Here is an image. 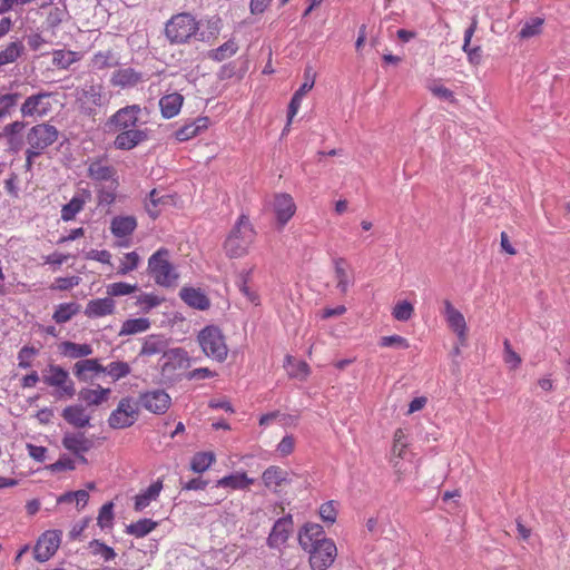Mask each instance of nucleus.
Instances as JSON below:
<instances>
[{
  "label": "nucleus",
  "instance_id": "1",
  "mask_svg": "<svg viewBox=\"0 0 570 570\" xmlns=\"http://www.w3.org/2000/svg\"><path fill=\"white\" fill-rule=\"evenodd\" d=\"M139 105H127L112 114L105 122V130L115 134L114 147L117 150L129 151L149 140L150 129L141 122Z\"/></svg>",
  "mask_w": 570,
  "mask_h": 570
},
{
  "label": "nucleus",
  "instance_id": "2",
  "mask_svg": "<svg viewBox=\"0 0 570 570\" xmlns=\"http://www.w3.org/2000/svg\"><path fill=\"white\" fill-rule=\"evenodd\" d=\"M256 237V232L246 215H240L224 243V249L228 257L239 258L245 256Z\"/></svg>",
  "mask_w": 570,
  "mask_h": 570
},
{
  "label": "nucleus",
  "instance_id": "3",
  "mask_svg": "<svg viewBox=\"0 0 570 570\" xmlns=\"http://www.w3.org/2000/svg\"><path fill=\"white\" fill-rule=\"evenodd\" d=\"M198 29V21L191 14L178 13L166 23L165 35L170 43H185Z\"/></svg>",
  "mask_w": 570,
  "mask_h": 570
},
{
  "label": "nucleus",
  "instance_id": "4",
  "mask_svg": "<svg viewBox=\"0 0 570 570\" xmlns=\"http://www.w3.org/2000/svg\"><path fill=\"white\" fill-rule=\"evenodd\" d=\"M76 104L85 115H92L97 107L108 102V96L101 83L86 82L75 92Z\"/></svg>",
  "mask_w": 570,
  "mask_h": 570
},
{
  "label": "nucleus",
  "instance_id": "5",
  "mask_svg": "<svg viewBox=\"0 0 570 570\" xmlns=\"http://www.w3.org/2000/svg\"><path fill=\"white\" fill-rule=\"evenodd\" d=\"M59 138V130L49 122H41L28 129L24 141L28 150L42 155Z\"/></svg>",
  "mask_w": 570,
  "mask_h": 570
},
{
  "label": "nucleus",
  "instance_id": "6",
  "mask_svg": "<svg viewBox=\"0 0 570 570\" xmlns=\"http://www.w3.org/2000/svg\"><path fill=\"white\" fill-rule=\"evenodd\" d=\"M168 255L167 249L160 248L148 261V271L160 286H171L178 278L174 266L168 261Z\"/></svg>",
  "mask_w": 570,
  "mask_h": 570
},
{
  "label": "nucleus",
  "instance_id": "7",
  "mask_svg": "<svg viewBox=\"0 0 570 570\" xmlns=\"http://www.w3.org/2000/svg\"><path fill=\"white\" fill-rule=\"evenodd\" d=\"M198 342L203 352L210 358L218 362L226 360L228 348L224 336L218 327L207 326L198 334Z\"/></svg>",
  "mask_w": 570,
  "mask_h": 570
},
{
  "label": "nucleus",
  "instance_id": "8",
  "mask_svg": "<svg viewBox=\"0 0 570 570\" xmlns=\"http://www.w3.org/2000/svg\"><path fill=\"white\" fill-rule=\"evenodd\" d=\"M42 381L48 386L57 389L56 395L58 399H70L76 393L75 384L70 379L69 373L59 365H48L43 371Z\"/></svg>",
  "mask_w": 570,
  "mask_h": 570
},
{
  "label": "nucleus",
  "instance_id": "9",
  "mask_svg": "<svg viewBox=\"0 0 570 570\" xmlns=\"http://www.w3.org/2000/svg\"><path fill=\"white\" fill-rule=\"evenodd\" d=\"M139 414V402L132 397H122L110 413L108 424L112 429H126L135 424Z\"/></svg>",
  "mask_w": 570,
  "mask_h": 570
},
{
  "label": "nucleus",
  "instance_id": "10",
  "mask_svg": "<svg viewBox=\"0 0 570 570\" xmlns=\"http://www.w3.org/2000/svg\"><path fill=\"white\" fill-rule=\"evenodd\" d=\"M306 551L309 553V564L313 570H326L337 556V548L331 539Z\"/></svg>",
  "mask_w": 570,
  "mask_h": 570
},
{
  "label": "nucleus",
  "instance_id": "11",
  "mask_svg": "<svg viewBox=\"0 0 570 570\" xmlns=\"http://www.w3.org/2000/svg\"><path fill=\"white\" fill-rule=\"evenodd\" d=\"M62 532L60 530H48L38 539L33 554L39 562L48 561L57 552L61 543Z\"/></svg>",
  "mask_w": 570,
  "mask_h": 570
},
{
  "label": "nucleus",
  "instance_id": "12",
  "mask_svg": "<svg viewBox=\"0 0 570 570\" xmlns=\"http://www.w3.org/2000/svg\"><path fill=\"white\" fill-rule=\"evenodd\" d=\"M51 96V92L46 91L29 96L21 105V116L23 118L46 116L52 108L50 102Z\"/></svg>",
  "mask_w": 570,
  "mask_h": 570
},
{
  "label": "nucleus",
  "instance_id": "13",
  "mask_svg": "<svg viewBox=\"0 0 570 570\" xmlns=\"http://www.w3.org/2000/svg\"><path fill=\"white\" fill-rule=\"evenodd\" d=\"M139 404L154 414H164L171 404V399L164 390L157 389L139 395Z\"/></svg>",
  "mask_w": 570,
  "mask_h": 570
},
{
  "label": "nucleus",
  "instance_id": "14",
  "mask_svg": "<svg viewBox=\"0 0 570 570\" xmlns=\"http://www.w3.org/2000/svg\"><path fill=\"white\" fill-rule=\"evenodd\" d=\"M293 530V518L287 514L279 518L273 525L269 535L267 538V546L271 549H279L283 547L289 538Z\"/></svg>",
  "mask_w": 570,
  "mask_h": 570
},
{
  "label": "nucleus",
  "instance_id": "15",
  "mask_svg": "<svg viewBox=\"0 0 570 570\" xmlns=\"http://www.w3.org/2000/svg\"><path fill=\"white\" fill-rule=\"evenodd\" d=\"M166 350H167V341L164 337L158 336V335H149L148 337H146V340L142 344L140 355L151 356V355L163 353L165 356H167L169 358H171V357L184 358V356H185V352L181 348H174V350H170L169 352H167Z\"/></svg>",
  "mask_w": 570,
  "mask_h": 570
},
{
  "label": "nucleus",
  "instance_id": "16",
  "mask_svg": "<svg viewBox=\"0 0 570 570\" xmlns=\"http://www.w3.org/2000/svg\"><path fill=\"white\" fill-rule=\"evenodd\" d=\"M444 315L449 327L458 335L460 345L466 343V322L463 314L454 308L449 299L443 302Z\"/></svg>",
  "mask_w": 570,
  "mask_h": 570
},
{
  "label": "nucleus",
  "instance_id": "17",
  "mask_svg": "<svg viewBox=\"0 0 570 570\" xmlns=\"http://www.w3.org/2000/svg\"><path fill=\"white\" fill-rule=\"evenodd\" d=\"M88 177L97 181H110L118 186L117 170L102 158L92 159L88 165Z\"/></svg>",
  "mask_w": 570,
  "mask_h": 570
},
{
  "label": "nucleus",
  "instance_id": "18",
  "mask_svg": "<svg viewBox=\"0 0 570 570\" xmlns=\"http://www.w3.org/2000/svg\"><path fill=\"white\" fill-rule=\"evenodd\" d=\"M305 81L302 86L295 91L293 95L291 102L288 105L287 112V126L292 122L293 118L296 116L303 97L314 87L315 83V75L312 72V68L307 67L304 71Z\"/></svg>",
  "mask_w": 570,
  "mask_h": 570
},
{
  "label": "nucleus",
  "instance_id": "19",
  "mask_svg": "<svg viewBox=\"0 0 570 570\" xmlns=\"http://www.w3.org/2000/svg\"><path fill=\"white\" fill-rule=\"evenodd\" d=\"M26 128V124L20 120H16L3 127L0 132V137L6 139V145L9 151L18 153L22 149L23 140L21 139V132Z\"/></svg>",
  "mask_w": 570,
  "mask_h": 570
},
{
  "label": "nucleus",
  "instance_id": "20",
  "mask_svg": "<svg viewBox=\"0 0 570 570\" xmlns=\"http://www.w3.org/2000/svg\"><path fill=\"white\" fill-rule=\"evenodd\" d=\"M328 539L324 537V529L317 523H306L298 533L299 546L307 550Z\"/></svg>",
  "mask_w": 570,
  "mask_h": 570
},
{
  "label": "nucleus",
  "instance_id": "21",
  "mask_svg": "<svg viewBox=\"0 0 570 570\" xmlns=\"http://www.w3.org/2000/svg\"><path fill=\"white\" fill-rule=\"evenodd\" d=\"M274 210L277 223L284 226L295 214L296 206L291 195L278 194L274 199Z\"/></svg>",
  "mask_w": 570,
  "mask_h": 570
},
{
  "label": "nucleus",
  "instance_id": "22",
  "mask_svg": "<svg viewBox=\"0 0 570 570\" xmlns=\"http://www.w3.org/2000/svg\"><path fill=\"white\" fill-rule=\"evenodd\" d=\"M62 445L73 454L86 453L94 448V441L83 433H66L62 438Z\"/></svg>",
  "mask_w": 570,
  "mask_h": 570
},
{
  "label": "nucleus",
  "instance_id": "23",
  "mask_svg": "<svg viewBox=\"0 0 570 570\" xmlns=\"http://www.w3.org/2000/svg\"><path fill=\"white\" fill-rule=\"evenodd\" d=\"M262 480L264 485L274 492L289 483L288 472L276 465L267 468L262 474Z\"/></svg>",
  "mask_w": 570,
  "mask_h": 570
},
{
  "label": "nucleus",
  "instance_id": "24",
  "mask_svg": "<svg viewBox=\"0 0 570 570\" xmlns=\"http://www.w3.org/2000/svg\"><path fill=\"white\" fill-rule=\"evenodd\" d=\"M116 308L111 297L96 298L88 302L85 314L89 318H98L114 314Z\"/></svg>",
  "mask_w": 570,
  "mask_h": 570
},
{
  "label": "nucleus",
  "instance_id": "25",
  "mask_svg": "<svg viewBox=\"0 0 570 570\" xmlns=\"http://www.w3.org/2000/svg\"><path fill=\"white\" fill-rule=\"evenodd\" d=\"M142 81V73L132 68H124L116 70L111 78L110 83L114 87L129 88L135 87Z\"/></svg>",
  "mask_w": 570,
  "mask_h": 570
},
{
  "label": "nucleus",
  "instance_id": "26",
  "mask_svg": "<svg viewBox=\"0 0 570 570\" xmlns=\"http://www.w3.org/2000/svg\"><path fill=\"white\" fill-rule=\"evenodd\" d=\"M90 197L89 190H83L81 194L73 196L68 204L62 206L61 219L65 222L72 220L83 209Z\"/></svg>",
  "mask_w": 570,
  "mask_h": 570
},
{
  "label": "nucleus",
  "instance_id": "27",
  "mask_svg": "<svg viewBox=\"0 0 570 570\" xmlns=\"http://www.w3.org/2000/svg\"><path fill=\"white\" fill-rule=\"evenodd\" d=\"M208 122L209 120L207 117L196 118L191 122L186 124L176 130L175 137L178 141H187L196 137L203 130L207 129Z\"/></svg>",
  "mask_w": 570,
  "mask_h": 570
},
{
  "label": "nucleus",
  "instance_id": "28",
  "mask_svg": "<svg viewBox=\"0 0 570 570\" xmlns=\"http://www.w3.org/2000/svg\"><path fill=\"white\" fill-rule=\"evenodd\" d=\"M184 97L178 92L165 95L159 100L160 111L164 118L170 119L179 114Z\"/></svg>",
  "mask_w": 570,
  "mask_h": 570
},
{
  "label": "nucleus",
  "instance_id": "29",
  "mask_svg": "<svg viewBox=\"0 0 570 570\" xmlns=\"http://www.w3.org/2000/svg\"><path fill=\"white\" fill-rule=\"evenodd\" d=\"M62 417L70 425L82 429L89 425L90 416L81 405H69L62 411Z\"/></svg>",
  "mask_w": 570,
  "mask_h": 570
},
{
  "label": "nucleus",
  "instance_id": "30",
  "mask_svg": "<svg viewBox=\"0 0 570 570\" xmlns=\"http://www.w3.org/2000/svg\"><path fill=\"white\" fill-rule=\"evenodd\" d=\"M254 483V479L248 478L245 472H236L219 479L216 488H228L232 490H245Z\"/></svg>",
  "mask_w": 570,
  "mask_h": 570
},
{
  "label": "nucleus",
  "instance_id": "31",
  "mask_svg": "<svg viewBox=\"0 0 570 570\" xmlns=\"http://www.w3.org/2000/svg\"><path fill=\"white\" fill-rule=\"evenodd\" d=\"M180 297L194 308L204 311L209 307V299L200 289L185 287L180 291Z\"/></svg>",
  "mask_w": 570,
  "mask_h": 570
},
{
  "label": "nucleus",
  "instance_id": "32",
  "mask_svg": "<svg viewBox=\"0 0 570 570\" xmlns=\"http://www.w3.org/2000/svg\"><path fill=\"white\" fill-rule=\"evenodd\" d=\"M58 348L61 355L69 358L87 357L94 352L89 344H78L70 341L60 343Z\"/></svg>",
  "mask_w": 570,
  "mask_h": 570
},
{
  "label": "nucleus",
  "instance_id": "33",
  "mask_svg": "<svg viewBox=\"0 0 570 570\" xmlns=\"http://www.w3.org/2000/svg\"><path fill=\"white\" fill-rule=\"evenodd\" d=\"M137 220L134 216H117L111 220V233L116 237H126L136 229Z\"/></svg>",
  "mask_w": 570,
  "mask_h": 570
},
{
  "label": "nucleus",
  "instance_id": "34",
  "mask_svg": "<svg viewBox=\"0 0 570 570\" xmlns=\"http://www.w3.org/2000/svg\"><path fill=\"white\" fill-rule=\"evenodd\" d=\"M110 393V389H105L99 385L97 389H81L79 397L89 406L100 405L108 400Z\"/></svg>",
  "mask_w": 570,
  "mask_h": 570
},
{
  "label": "nucleus",
  "instance_id": "35",
  "mask_svg": "<svg viewBox=\"0 0 570 570\" xmlns=\"http://www.w3.org/2000/svg\"><path fill=\"white\" fill-rule=\"evenodd\" d=\"M161 489L163 482L158 480L151 485H149L144 492L136 495L135 510L142 511L145 508H147L151 501L156 500L159 497Z\"/></svg>",
  "mask_w": 570,
  "mask_h": 570
},
{
  "label": "nucleus",
  "instance_id": "36",
  "mask_svg": "<svg viewBox=\"0 0 570 570\" xmlns=\"http://www.w3.org/2000/svg\"><path fill=\"white\" fill-rule=\"evenodd\" d=\"M88 372L104 373L105 368L97 358L81 360L73 365V374L79 381L86 382Z\"/></svg>",
  "mask_w": 570,
  "mask_h": 570
},
{
  "label": "nucleus",
  "instance_id": "37",
  "mask_svg": "<svg viewBox=\"0 0 570 570\" xmlns=\"http://www.w3.org/2000/svg\"><path fill=\"white\" fill-rule=\"evenodd\" d=\"M24 52L21 40L11 41L0 51V67L16 62Z\"/></svg>",
  "mask_w": 570,
  "mask_h": 570
},
{
  "label": "nucleus",
  "instance_id": "38",
  "mask_svg": "<svg viewBox=\"0 0 570 570\" xmlns=\"http://www.w3.org/2000/svg\"><path fill=\"white\" fill-rule=\"evenodd\" d=\"M336 287L341 293H346L352 284V276L348 272L347 263L343 258L335 261Z\"/></svg>",
  "mask_w": 570,
  "mask_h": 570
},
{
  "label": "nucleus",
  "instance_id": "39",
  "mask_svg": "<svg viewBox=\"0 0 570 570\" xmlns=\"http://www.w3.org/2000/svg\"><path fill=\"white\" fill-rule=\"evenodd\" d=\"M80 311V305L76 302L62 303L56 307L52 320L57 324H63L70 321Z\"/></svg>",
  "mask_w": 570,
  "mask_h": 570
},
{
  "label": "nucleus",
  "instance_id": "40",
  "mask_svg": "<svg viewBox=\"0 0 570 570\" xmlns=\"http://www.w3.org/2000/svg\"><path fill=\"white\" fill-rule=\"evenodd\" d=\"M216 461L214 452H197L190 461V470L195 473L207 471Z\"/></svg>",
  "mask_w": 570,
  "mask_h": 570
},
{
  "label": "nucleus",
  "instance_id": "41",
  "mask_svg": "<svg viewBox=\"0 0 570 570\" xmlns=\"http://www.w3.org/2000/svg\"><path fill=\"white\" fill-rule=\"evenodd\" d=\"M150 326V322L147 318L139 317L127 320L122 323L119 335H132L147 331Z\"/></svg>",
  "mask_w": 570,
  "mask_h": 570
},
{
  "label": "nucleus",
  "instance_id": "42",
  "mask_svg": "<svg viewBox=\"0 0 570 570\" xmlns=\"http://www.w3.org/2000/svg\"><path fill=\"white\" fill-rule=\"evenodd\" d=\"M157 523L151 519H141L135 523L127 525L126 532L137 538H142L150 533Z\"/></svg>",
  "mask_w": 570,
  "mask_h": 570
},
{
  "label": "nucleus",
  "instance_id": "43",
  "mask_svg": "<svg viewBox=\"0 0 570 570\" xmlns=\"http://www.w3.org/2000/svg\"><path fill=\"white\" fill-rule=\"evenodd\" d=\"M170 203V196L169 195H160V191L157 189H153L149 193V203L146 204V209L148 214L156 218L158 216V206L166 205Z\"/></svg>",
  "mask_w": 570,
  "mask_h": 570
},
{
  "label": "nucleus",
  "instance_id": "44",
  "mask_svg": "<svg viewBox=\"0 0 570 570\" xmlns=\"http://www.w3.org/2000/svg\"><path fill=\"white\" fill-rule=\"evenodd\" d=\"M544 20L540 17H534L524 22L521 30L519 31V37L521 39H529L534 36H538L542 31V26Z\"/></svg>",
  "mask_w": 570,
  "mask_h": 570
},
{
  "label": "nucleus",
  "instance_id": "45",
  "mask_svg": "<svg viewBox=\"0 0 570 570\" xmlns=\"http://www.w3.org/2000/svg\"><path fill=\"white\" fill-rule=\"evenodd\" d=\"M88 549L94 556L101 557L106 562L112 561L117 557V553L111 547L105 544L99 540L90 541L88 544Z\"/></svg>",
  "mask_w": 570,
  "mask_h": 570
},
{
  "label": "nucleus",
  "instance_id": "46",
  "mask_svg": "<svg viewBox=\"0 0 570 570\" xmlns=\"http://www.w3.org/2000/svg\"><path fill=\"white\" fill-rule=\"evenodd\" d=\"M52 56L53 66L61 69L69 68L79 59L77 52L66 50H56L53 51Z\"/></svg>",
  "mask_w": 570,
  "mask_h": 570
},
{
  "label": "nucleus",
  "instance_id": "47",
  "mask_svg": "<svg viewBox=\"0 0 570 570\" xmlns=\"http://www.w3.org/2000/svg\"><path fill=\"white\" fill-rule=\"evenodd\" d=\"M237 51V45L233 41H226L215 50L209 51L208 57L215 61H223L233 55H235Z\"/></svg>",
  "mask_w": 570,
  "mask_h": 570
},
{
  "label": "nucleus",
  "instance_id": "48",
  "mask_svg": "<svg viewBox=\"0 0 570 570\" xmlns=\"http://www.w3.org/2000/svg\"><path fill=\"white\" fill-rule=\"evenodd\" d=\"M104 373L108 374L114 381H118L127 376L131 371L129 364L121 361L111 362L107 366H104Z\"/></svg>",
  "mask_w": 570,
  "mask_h": 570
},
{
  "label": "nucleus",
  "instance_id": "49",
  "mask_svg": "<svg viewBox=\"0 0 570 570\" xmlns=\"http://www.w3.org/2000/svg\"><path fill=\"white\" fill-rule=\"evenodd\" d=\"M414 314V305L407 299L399 301L394 304V320L406 322Z\"/></svg>",
  "mask_w": 570,
  "mask_h": 570
},
{
  "label": "nucleus",
  "instance_id": "50",
  "mask_svg": "<svg viewBox=\"0 0 570 570\" xmlns=\"http://www.w3.org/2000/svg\"><path fill=\"white\" fill-rule=\"evenodd\" d=\"M92 63L97 69H105L118 65V60L111 51L97 52L92 58Z\"/></svg>",
  "mask_w": 570,
  "mask_h": 570
},
{
  "label": "nucleus",
  "instance_id": "51",
  "mask_svg": "<svg viewBox=\"0 0 570 570\" xmlns=\"http://www.w3.org/2000/svg\"><path fill=\"white\" fill-rule=\"evenodd\" d=\"M21 95L18 92L6 94L0 96V118L11 115L12 109L17 105Z\"/></svg>",
  "mask_w": 570,
  "mask_h": 570
},
{
  "label": "nucleus",
  "instance_id": "52",
  "mask_svg": "<svg viewBox=\"0 0 570 570\" xmlns=\"http://www.w3.org/2000/svg\"><path fill=\"white\" fill-rule=\"evenodd\" d=\"M137 285L128 284L125 282L112 283L107 286V294L109 296H125L137 291Z\"/></svg>",
  "mask_w": 570,
  "mask_h": 570
},
{
  "label": "nucleus",
  "instance_id": "53",
  "mask_svg": "<svg viewBox=\"0 0 570 570\" xmlns=\"http://www.w3.org/2000/svg\"><path fill=\"white\" fill-rule=\"evenodd\" d=\"M140 257L136 252L125 254L124 259L120 263L118 273L126 275L129 272L136 269L139 265Z\"/></svg>",
  "mask_w": 570,
  "mask_h": 570
},
{
  "label": "nucleus",
  "instance_id": "54",
  "mask_svg": "<svg viewBox=\"0 0 570 570\" xmlns=\"http://www.w3.org/2000/svg\"><path fill=\"white\" fill-rule=\"evenodd\" d=\"M337 515V502L327 501L320 507V517L324 522L333 524Z\"/></svg>",
  "mask_w": 570,
  "mask_h": 570
},
{
  "label": "nucleus",
  "instance_id": "55",
  "mask_svg": "<svg viewBox=\"0 0 570 570\" xmlns=\"http://www.w3.org/2000/svg\"><path fill=\"white\" fill-rule=\"evenodd\" d=\"M38 354V350L33 346H23L18 353V365L21 368H29L32 364V358Z\"/></svg>",
  "mask_w": 570,
  "mask_h": 570
},
{
  "label": "nucleus",
  "instance_id": "56",
  "mask_svg": "<svg viewBox=\"0 0 570 570\" xmlns=\"http://www.w3.org/2000/svg\"><path fill=\"white\" fill-rule=\"evenodd\" d=\"M118 186L109 185L98 190L99 205H111L116 199V189Z\"/></svg>",
  "mask_w": 570,
  "mask_h": 570
},
{
  "label": "nucleus",
  "instance_id": "57",
  "mask_svg": "<svg viewBox=\"0 0 570 570\" xmlns=\"http://www.w3.org/2000/svg\"><path fill=\"white\" fill-rule=\"evenodd\" d=\"M112 508H114V504L111 502H108L101 507V509L99 511V515H98V524L101 528H106L111 524L112 517H114Z\"/></svg>",
  "mask_w": 570,
  "mask_h": 570
},
{
  "label": "nucleus",
  "instance_id": "58",
  "mask_svg": "<svg viewBox=\"0 0 570 570\" xmlns=\"http://www.w3.org/2000/svg\"><path fill=\"white\" fill-rule=\"evenodd\" d=\"M48 469L51 472H59V471H63V470L72 471L76 469V465H75V461L71 458H69L67 455H62L58 461L50 464L48 466Z\"/></svg>",
  "mask_w": 570,
  "mask_h": 570
},
{
  "label": "nucleus",
  "instance_id": "59",
  "mask_svg": "<svg viewBox=\"0 0 570 570\" xmlns=\"http://www.w3.org/2000/svg\"><path fill=\"white\" fill-rule=\"evenodd\" d=\"M80 278L78 276L71 277H58L55 284L51 286L52 289L66 291L70 289L79 284Z\"/></svg>",
  "mask_w": 570,
  "mask_h": 570
},
{
  "label": "nucleus",
  "instance_id": "60",
  "mask_svg": "<svg viewBox=\"0 0 570 570\" xmlns=\"http://www.w3.org/2000/svg\"><path fill=\"white\" fill-rule=\"evenodd\" d=\"M504 361L512 368H515L521 363V357L512 350L508 340L504 341Z\"/></svg>",
  "mask_w": 570,
  "mask_h": 570
},
{
  "label": "nucleus",
  "instance_id": "61",
  "mask_svg": "<svg viewBox=\"0 0 570 570\" xmlns=\"http://www.w3.org/2000/svg\"><path fill=\"white\" fill-rule=\"evenodd\" d=\"M294 450V438L292 435L284 436L277 445V451L286 456Z\"/></svg>",
  "mask_w": 570,
  "mask_h": 570
},
{
  "label": "nucleus",
  "instance_id": "62",
  "mask_svg": "<svg viewBox=\"0 0 570 570\" xmlns=\"http://www.w3.org/2000/svg\"><path fill=\"white\" fill-rule=\"evenodd\" d=\"M29 455L38 461L43 462L46 460L47 448L33 444H27Z\"/></svg>",
  "mask_w": 570,
  "mask_h": 570
},
{
  "label": "nucleus",
  "instance_id": "63",
  "mask_svg": "<svg viewBox=\"0 0 570 570\" xmlns=\"http://www.w3.org/2000/svg\"><path fill=\"white\" fill-rule=\"evenodd\" d=\"M208 485V481L203 478H194L181 484V490H204Z\"/></svg>",
  "mask_w": 570,
  "mask_h": 570
},
{
  "label": "nucleus",
  "instance_id": "64",
  "mask_svg": "<svg viewBox=\"0 0 570 570\" xmlns=\"http://www.w3.org/2000/svg\"><path fill=\"white\" fill-rule=\"evenodd\" d=\"M273 0H250L249 10L252 14H262Z\"/></svg>",
  "mask_w": 570,
  "mask_h": 570
}]
</instances>
